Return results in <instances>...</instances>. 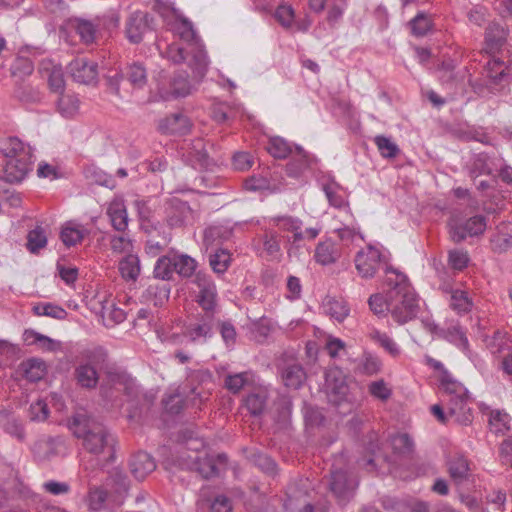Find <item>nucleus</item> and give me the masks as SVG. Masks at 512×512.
Masks as SVG:
<instances>
[{
  "label": "nucleus",
  "instance_id": "obj_4",
  "mask_svg": "<svg viewBox=\"0 0 512 512\" xmlns=\"http://www.w3.org/2000/svg\"><path fill=\"white\" fill-rule=\"evenodd\" d=\"M441 386L445 392L448 415L462 425L470 424L473 414L467 389L448 374L442 376Z\"/></svg>",
  "mask_w": 512,
  "mask_h": 512
},
{
  "label": "nucleus",
  "instance_id": "obj_49",
  "mask_svg": "<svg viewBox=\"0 0 512 512\" xmlns=\"http://www.w3.org/2000/svg\"><path fill=\"white\" fill-rule=\"evenodd\" d=\"M370 338L377 342L383 349H385L393 357L400 354V349L395 341L386 333L374 330L370 333Z\"/></svg>",
  "mask_w": 512,
  "mask_h": 512
},
{
  "label": "nucleus",
  "instance_id": "obj_17",
  "mask_svg": "<svg viewBox=\"0 0 512 512\" xmlns=\"http://www.w3.org/2000/svg\"><path fill=\"white\" fill-rule=\"evenodd\" d=\"M447 470L450 478L456 485L470 480L471 469L467 458L463 455H454L447 461Z\"/></svg>",
  "mask_w": 512,
  "mask_h": 512
},
{
  "label": "nucleus",
  "instance_id": "obj_36",
  "mask_svg": "<svg viewBox=\"0 0 512 512\" xmlns=\"http://www.w3.org/2000/svg\"><path fill=\"white\" fill-rule=\"evenodd\" d=\"M490 431L496 435H504L510 430V416L503 411L493 410L489 416Z\"/></svg>",
  "mask_w": 512,
  "mask_h": 512
},
{
  "label": "nucleus",
  "instance_id": "obj_7",
  "mask_svg": "<svg viewBox=\"0 0 512 512\" xmlns=\"http://www.w3.org/2000/svg\"><path fill=\"white\" fill-rule=\"evenodd\" d=\"M357 480L347 469L335 468L331 471L329 487L339 504L344 505L353 497Z\"/></svg>",
  "mask_w": 512,
  "mask_h": 512
},
{
  "label": "nucleus",
  "instance_id": "obj_24",
  "mask_svg": "<svg viewBox=\"0 0 512 512\" xmlns=\"http://www.w3.org/2000/svg\"><path fill=\"white\" fill-rule=\"evenodd\" d=\"M71 26L80 37L82 43L89 45L95 42L98 32V24L91 20L75 18L71 21Z\"/></svg>",
  "mask_w": 512,
  "mask_h": 512
},
{
  "label": "nucleus",
  "instance_id": "obj_51",
  "mask_svg": "<svg viewBox=\"0 0 512 512\" xmlns=\"http://www.w3.org/2000/svg\"><path fill=\"white\" fill-rule=\"evenodd\" d=\"M174 262L167 256L160 257L154 267V277L161 280H170L173 276Z\"/></svg>",
  "mask_w": 512,
  "mask_h": 512
},
{
  "label": "nucleus",
  "instance_id": "obj_58",
  "mask_svg": "<svg viewBox=\"0 0 512 512\" xmlns=\"http://www.w3.org/2000/svg\"><path fill=\"white\" fill-rule=\"evenodd\" d=\"M32 310L37 316H49L55 319H64L66 316V311L63 308L51 303L37 304L33 306Z\"/></svg>",
  "mask_w": 512,
  "mask_h": 512
},
{
  "label": "nucleus",
  "instance_id": "obj_50",
  "mask_svg": "<svg viewBox=\"0 0 512 512\" xmlns=\"http://www.w3.org/2000/svg\"><path fill=\"white\" fill-rule=\"evenodd\" d=\"M485 40L492 47L502 45L505 41L504 28L496 22H490L485 30Z\"/></svg>",
  "mask_w": 512,
  "mask_h": 512
},
{
  "label": "nucleus",
  "instance_id": "obj_61",
  "mask_svg": "<svg viewBox=\"0 0 512 512\" xmlns=\"http://www.w3.org/2000/svg\"><path fill=\"white\" fill-rule=\"evenodd\" d=\"M335 232L343 244L347 246L353 244L356 239L364 241V236L358 227L344 225L343 227L336 229Z\"/></svg>",
  "mask_w": 512,
  "mask_h": 512
},
{
  "label": "nucleus",
  "instance_id": "obj_28",
  "mask_svg": "<svg viewBox=\"0 0 512 512\" xmlns=\"http://www.w3.org/2000/svg\"><path fill=\"white\" fill-rule=\"evenodd\" d=\"M20 369L23 377L30 382L41 380L46 373L45 364L39 359H29L22 362Z\"/></svg>",
  "mask_w": 512,
  "mask_h": 512
},
{
  "label": "nucleus",
  "instance_id": "obj_32",
  "mask_svg": "<svg viewBox=\"0 0 512 512\" xmlns=\"http://www.w3.org/2000/svg\"><path fill=\"white\" fill-rule=\"evenodd\" d=\"M322 189L330 203L336 208H342L347 205L346 198L342 187L335 181L331 180L323 184Z\"/></svg>",
  "mask_w": 512,
  "mask_h": 512
},
{
  "label": "nucleus",
  "instance_id": "obj_57",
  "mask_svg": "<svg viewBox=\"0 0 512 512\" xmlns=\"http://www.w3.org/2000/svg\"><path fill=\"white\" fill-rule=\"evenodd\" d=\"M391 443L393 451L400 455H409L414 448V443L408 434L394 436Z\"/></svg>",
  "mask_w": 512,
  "mask_h": 512
},
{
  "label": "nucleus",
  "instance_id": "obj_42",
  "mask_svg": "<svg viewBox=\"0 0 512 512\" xmlns=\"http://www.w3.org/2000/svg\"><path fill=\"white\" fill-rule=\"evenodd\" d=\"M267 150L270 155L278 159H284L294 152L290 144L280 137L271 138Z\"/></svg>",
  "mask_w": 512,
  "mask_h": 512
},
{
  "label": "nucleus",
  "instance_id": "obj_23",
  "mask_svg": "<svg viewBox=\"0 0 512 512\" xmlns=\"http://www.w3.org/2000/svg\"><path fill=\"white\" fill-rule=\"evenodd\" d=\"M159 129L167 134L184 135L190 129V122L183 114L175 113L163 119Z\"/></svg>",
  "mask_w": 512,
  "mask_h": 512
},
{
  "label": "nucleus",
  "instance_id": "obj_26",
  "mask_svg": "<svg viewBox=\"0 0 512 512\" xmlns=\"http://www.w3.org/2000/svg\"><path fill=\"white\" fill-rule=\"evenodd\" d=\"M271 222L280 230L292 232L294 243L300 242L304 239V234L301 232L302 222L300 219L289 215H283L271 218Z\"/></svg>",
  "mask_w": 512,
  "mask_h": 512
},
{
  "label": "nucleus",
  "instance_id": "obj_22",
  "mask_svg": "<svg viewBox=\"0 0 512 512\" xmlns=\"http://www.w3.org/2000/svg\"><path fill=\"white\" fill-rule=\"evenodd\" d=\"M0 154L3 160L31 155L29 148L17 137L0 138Z\"/></svg>",
  "mask_w": 512,
  "mask_h": 512
},
{
  "label": "nucleus",
  "instance_id": "obj_5",
  "mask_svg": "<svg viewBox=\"0 0 512 512\" xmlns=\"http://www.w3.org/2000/svg\"><path fill=\"white\" fill-rule=\"evenodd\" d=\"M108 354L102 347L88 350L84 353V362L75 367L76 383L85 389H94L99 381L98 369L105 367Z\"/></svg>",
  "mask_w": 512,
  "mask_h": 512
},
{
  "label": "nucleus",
  "instance_id": "obj_18",
  "mask_svg": "<svg viewBox=\"0 0 512 512\" xmlns=\"http://www.w3.org/2000/svg\"><path fill=\"white\" fill-rule=\"evenodd\" d=\"M130 471L137 480H143L156 469V463L151 455L146 452L134 454L130 460Z\"/></svg>",
  "mask_w": 512,
  "mask_h": 512
},
{
  "label": "nucleus",
  "instance_id": "obj_45",
  "mask_svg": "<svg viewBox=\"0 0 512 512\" xmlns=\"http://www.w3.org/2000/svg\"><path fill=\"white\" fill-rule=\"evenodd\" d=\"M487 76L491 79L492 83L498 84L506 79L509 74L507 67L500 59H492L486 66Z\"/></svg>",
  "mask_w": 512,
  "mask_h": 512
},
{
  "label": "nucleus",
  "instance_id": "obj_33",
  "mask_svg": "<svg viewBox=\"0 0 512 512\" xmlns=\"http://www.w3.org/2000/svg\"><path fill=\"white\" fill-rule=\"evenodd\" d=\"M305 379V372L301 365H288L282 372V380L286 387L297 389Z\"/></svg>",
  "mask_w": 512,
  "mask_h": 512
},
{
  "label": "nucleus",
  "instance_id": "obj_64",
  "mask_svg": "<svg viewBox=\"0 0 512 512\" xmlns=\"http://www.w3.org/2000/svg\"><path fill=\"white\" fill-rule=\"evenodd\" d=\"M110 247L114 253L132 254L133 244L131 239L125 236H113L110 239Z\"/></svg>",
  "mask_w": 512,
  "mask_h": 512
},
{
  "label": "nucleus",
  "instance_id": "obj_11",
  "mask_svg": "<svg viewBox=\"0 0 512 512\" xmlns=\"http://www.w3.org/2000/svg\"><path fill=\"white\" fill-rule=\"evenodd\" d=\"M167 224L174 227H182L194 219V212L187 202L173 197L166 203L165 208Z\"/></svg>",
  "mask_w": 512,
  "mask_h": 512
},
{
  "label": "nucleus",
  "instance_id": "obj_46",
  "mask_svg": "<svg viewBox=\"0 0 512 512\" xmlns=\"http://www.w3.org/2000/svg\"><path fill=\"white\" fill-rule=\"evenodd\" d=\"M101 316L106 325H114L123 322L126 318L125 312L116 307L113 303H106L101 308Z\"/></svg>",
  "mask_w": 512,
  "mask_h": 512
},
{
  "label": "nucleus",
  "instance_id": "obj_13",
  "mask_svg": "<svg viewBox=\"0 0 512 512\" xmlns=\"http://www.w3.org/2000/svg\"><path fill=\"white\" fill-rule=\"evenodd\" d=\"M152 18L146 12L136 11L126 23V35L130 42L139 43L146 32L151 29Z\"/></svg>",
  "mask_w": 512,
  "mask_h": 512
},
{
  "label": "nucleus",
  "instance_id": "obj_38",
  "mask_svg": "<svg viewBox=\"0 0 512 512\" xmlns=\"http://www.w3.org/2000/svg\"><path fill=\"white\" fill-rule=\"evenodd\" d=\"M212 321L213 319H207L206 314H204L200 323L187 327L186 335L189 336L190 340L193 342L197 341L199 338L211 337Z\"/></svg>",
  "mask_w": 512,
  "mask_h": 512
},
{
  "label": "nucleus",
  "instance_id": "obj_14",
  "mask_svg": "<svg viewBox=\"0 0 512 512\" xmlns=\"http://www.w3.org/2000/svg\"><path fill=\"white\" fill-rule=\"evenodd\" d=\"M183 460L185 461L183 465L187 469L196 471L205 479L218 475L215 458L207 453H195L194 456L183 457Z\"/></svg>",
  "mask_w": 512,
  "mask_h": 512
},
{
  "label": "nucleus",
  "instance_id": "obj_2",
  "mask_svg": "<svg viewBox=\"0 0 512 512\" xmlns=\"http://www.w3.org/2000/svg\"><path fill=\"white\" fill-rule=\"evenodd\" d=\"M73 435L83 440V447L91 454L99 455L106 450L113 451L115 439L106 427L87 413L73 415L69 422Z\"/></svg>",
  "mask_w": 512,
  "mask_h": 512
},
{
  "label": "nucleus",
  "instance_id": "obj_41",
  "mask_svg": "<svg viewBox=\"0 0 512 512\" xmlns=\"http://www.w3.org/2000/svg\"><path fill=\"white\" fill-rule=\"evenodd\" d=\"M168 297L169 288L167 285L151 284L144 293V298L147 301L153 302L154 306H161L164 301L168 300Z\"/></svg>",
  "mask_w": 512,
  "mask_h": 512
},
{
  "label": "nucleus",
  "instance_id": "obj_30",
  "mask_svg": "<svg viewBox=\"0 0 512 512\" xmlns=\"http://www.w3.org/2000/svg\"><path fill=\"white\" fill-rule=\"evenodd\" d=\"M119 272L125 280L135 281L140 274V260L135 254H127L119 262Z\"/></svg>",
  "mask_w": 512,
  "mask_h": 512
},
{
  "label": "nucleus",
  "instance_id": "obj_15",
  "mask_svg": "<svg viewBox=\"0 0 512 512\" xmlns=\"http://www.w3.org/2000/svg\"><path fill=\"white\" fill-rule=\"evenodd\" d=\"M63 445L60 437H42L33 444L32 452L38 461H46L58 455Z\"/></svg>",
  "mask_w": 512,
  "mask_h": 512
},
{
  "label": "nucleus",
  "instance_id": "obj_40",
  "mask_svg": "<svg viewBox=\"0 0 512 512\" xmlns=\"http://www.w3.org/2000/svg\"><path fill=\"white\" fill-rule=\"evenodd\" d=\"M325 384L327 389L333 394H345L346 385L342 372L338 369L330 370L325 373Z\"/></svg>",
  "mask_w": 512,
  "mask_h": 512
},
{
  "label": "nucleus",
  "instance_id": "obj_6",
  "mask_svg": "<svg viewBox=\"0 0 512 512\" xmlns=\"http://www.w3.org/2000/svg\"><path fill=\"white\" fill-rule=\"evenodd\" d=\"M194 282L198 288L196 302L206 314V318L213 319L218 307V294L214 281L210 276L198 273Z\"/></svg>",
  "mask_w": 512,
  "mask_h": 512
},
{
  "label": "nucleus",
  "instance_id": "obj_44",
  "mask_svg": "<svg viewBox=\"0 0 512 512\" xmlns=\"http://www.w3.org/2000/svg\"><path fill=\"white\" fill-rule=\"evenodd\" d=\"M374 143L380 155L384 158H395L400 153V149L397 144L386 136H376L374 138Z\"/></svg>",
  "mask_w": 512,
  "mask_h": 512
},
{
  "label": "nucleus",
  "instance_id": "obj_54",
  "mask_svg": "<svg viewBox=\"0 0 512 512\" xmlns=\"http://www.w3.org/2000/svg\"><path fill=\"white\" fill-rule=\"evenodd\" d=\"M274 17L284 29H290L294 22L295 11L292 6L281 4L276 8Z\"/></svg>",
  "mask_w": 512,
  "mask_h": 512
},
{
  "label": "nucleus",
  "instance_id": "obj_56",
  "mask_svg": "<svg viewBox=\"0 0 512 512\" xmlns=\"http://www.w3.org/2000/svg\"><path fill=\"white\" fill-rule=\"evenodd\" d=\"M251 374L249 372H241L228 375L225 378V387L232 393H238L250 381Z\"/></svg>",
  "mask_w": 512,
  "mask_h": 512
},
{
  "label": "nucleus",
  "instance_id": "obj_31",
  "mask_svg": "<svg viewBox=\"0 0 512 512\" xmlns=\"http://www.w3.org/2000/svg\"><path fill=\"white\" fill-rule=\"evenodd\" d=\"M87 233L88 231L82 226L69 222L62 228L60 238L66 246L70 247L80 243Z\"/></svg>",
  "mask_w": 512,
  "mask_h": 512
},
{
  "label": "nucleus",
  "instance_id": "obj_53",
  "mask_svg": "<svg viewBox=\"0 0 512 512\" xmlns=\"http://www.w3.org/2000/svg\"><path fill=\"white\" fill-rule=\"evenodd\" d=\"M173 262L175 271L183 277H190L196 269V261L188 255L175 257Z\"/></svg>",
  "mask_w": 512,
  "mask_h": 512
},
{
  "label": "nucleus",
  "instance_id": "obj_8",
  "mask_svg": "<svg viewBox=\"0 0 512 512\" xmlns=\"http://www.w3.org/2000/svg\"><path fill=\"white\" fill-rule=\"evenodd\" d=\"M354 263L360 277L371 279L382 265V253L378 248L368 245L356 253Z\"/></svg>",
  "mask_w": 512,
  "mask_h": 512
},
{
  "label": "nucleus",
  "instance_id": "obj_37",
  "mask_svg": "<svg viewBox=\"0 0 512 512\" xmlns=\"http://www.w3.org/2000/svg\"><path fill=\"white\" fill-rule=\"evenodd\" d=\"M189 158L201 168H209L212 163L202 139H197L193 142L192 148L189 151Z\"/></svg>",
  "mask_w": 512,
  "mask_h": 512
},
{
  "label": "nucleus",
  "instance_id": "obj_27",
  "mask_svg": "<svg viewBox=\"0 0 512 512\" xmlns=\"http://www.w3.org/2000/svg\"><path fill=\"white\" fill-rule=\"evenodd\" d=\"M310 166L309 155L300 147L291 154V160L286 165L288 176L297 178Z\"/></svg>",
  "mask_w": 512,
  "mask_h": 512
},
{
  "label": "nucleus",
  "instance_id": "obj_16",
  "mask_svg": "<svg viewBox=\"0 0 512 512\" xmlns=\"http://www.w3.org/2000/svg\"><path fill=\"white\" fill-rule=\"evenodd\" d=\"M39 72L42 78L47 79L48 86L52 92L62 94L65 87V81L61 66L55 65L51 61H43L40 64Z\"/></svg>",
  "mask_w": 512,
  "mask_h": 512
},
{
  "label": "nucleus",
  "instance_id": "obj_47",
  "mask_svg": "<svg viewBox=\"0 0 512 512\" xmlns=\"http://www.w3.org/2000/svg\"><path fill=\"white\" fill-rule=\"evenodd\" d=\"M47 244V237L42 227L37 226L27 235V248L30 252L36 253Z\"/></svg>",
  "mask_w": 512,
  "mask_h": 512
},
{
  "label": "nucleus",
  "instance_id": "obj_29",
  "mask_svg": "<svg viewBox=\"0 0 512 512\" xmlns=\"http://www.w3.org/2000/svg\"><path fill=\"white\" fill-rule=\"evenodd\" d=\"M473 301L467 291L454 289L450 294V307L459 315L470 312L473 308Z\"/></svg>",
  "mask_w": 512,
  "mask_h": 512
},
{
  "label": "nucleus",
  "instance_id": "obj_21",
  "mask_svg": "<svg viewBox=\"0 0 512 512\" xmlns=\"http://www.w3.org/2000/svg\"><path fill=\"white\" fill-rule=\"evenodd\" d=\"M341 257L338 245L331 239H326L317 244L314 253V259L321 265H330L335 263Z\"/></svg>",
  "mask_w": 512,
  "mask_h": 512
},
{
  "label": "nucleus",
  "instance_id": "obj_63",
  "mask_svg": "<svg viewBox=\"0 0 512 512\" xmlns=\"http://www.w3.org/2000/svg\"><path fill=\"white\" fill-rule=\"evenodd\" d=\"M346 6V0H331L327 13V21L331 26H335L342 18Z\"/></svg>",
  "mask_w": 512,
  "mask_h": 512
},
{
  "label": "nucleus",
  "instance_id": "obj_62",
  "mask_svg": "<svg viewBox=\"0 0 512 512\" xmlns=\"http://www.w3.org/2000/svg\"><path fill=\"white\" fill-rule=\"evenodd\" d=\"M489 10L482 5L473 6L467 13L469 23L482 27L488 20Z\"/></svg>",
  "mask_w": 512,
  "mask_h": 512
},
{
  "label": "nucleus",
  "instance_id": "obj_52",
  "mask_svg": "<svg viewBox=\"0 0 512 512\" xmlns=\"http://www.w3.org/2000/svg\"><path fill=\"white\" fill-rule=\"evenodd\" d=\"M411 32L417 37H422L430 31L432 20L425 13H418L410 22Z\"/></svg>",
  "mask_w": 512,
  "mask_h": 512
},
{
  "label": "nucleus",
  "instance_id": "obj_60",
  "mask_svg": "<svg viewBox=\"0 0 512 512\" xmlns=\"http://www.w3.org/2000/svg\"><path fill=\"white\" fill-rule=\"evenodd\" d=\"M487 347L493 354H501L509 349V338L505 333L496 331L493 336L487 340Z\"/></svg>",
  "mask_w": 512,
  "mask_h": 512
},
{
  "label": "nucleus",
  "instance_id": "obj_20",
  "mask_svg": "<svg viewBox=\"0 0 512 512\" xmlns=\"http://www.w3.org/2000/svg\"><path fill=\"white\" fill-rule=\"evenodd\" d=\"M107 215L115 230L124 232L127 229L129 219L126 205L122 199H114L110 202Z\"/></svg>",
  "mask_w": 512,
  "mask_h": 512
},
{
  "label": "nucleus",
  "instance_id": "obj_19",
  "mask_svg": "<svg viewBox=\"0 0 512 512\" xmlns=\"http://www.w3.org/2000/svg\"><path fill=\"white\" fill-rule=\"evenodd\" d=\"M491 249L496 253L506 252L512 247V223L502 222L490 239Z\"/></svg>",
  "mask_w": 512,
  "mask_h": 512
},
{
  "label": "nucleus",
  "instance_id": "obj_35",
  "mask_svg": "<svg viewBox=\"0 0 512 512\" xmlns=\"http://www.w3.org/2000/svg\"><path fill=\"white\" fill-rule=\"evenodd\" d=\"M244 403L252 416H260L266 409L267 393L265 391L250 393L245 398Z\"/></svg>",
  "mask_w": 512,
  "mask_h": 512
},
{
  "label": "nucleus",
  "instance_id": "obj_1",
  "mask_svg": "<svg viewBox=\"0 0 512 512\" xmlns=\"http://www.w3.org/2000/svg\"><path fill=\"white\" fill-rule=\"evenodd\" d=\"M386 273L388 311L397 324H406L418 314V297L406 275L394 269H388Z\"/></svg>",
  "mask_w": 512,
  "mask_h": 512
},
{
  "label": "nucleus",
  "instance_id": "obj_3",
  "mask_svg": "<svg viewBox=\"0 0 512 512\" xmlns=\"http://www.w3.org/2000/svg\"><path fill=\"white\" fill-rule=\"evenodd\" d=\"M170 27L190 47L192 60H189V67L192 69L195 77L202 78L207 71L208 58L192 22L179 13L174 17V21L170 23Z\"/></svg>",
  "mask_w": 512,
  "mask_h": 512
},
{
  "label": "nucleus",
  "instance_id": "obj_55",
  "mask_svg": "<svg viewBox=\"0 0 512 512\" xmlns=\"http://www.w3.org/2000/svg\"><path fill=\"white\" fill-rule=\"evenodd\" d=\"M107 500L106 490L100 487H91L87 495L88 506L93 511H99L104 507Z\"/></svg>",
  "mask_w": 512,
  "mask_h": 512
},
{
  "label": "nucleus",
  "instance_id": "obj_43",
  "mask_svg": "<svg viewBox=\"0 0 512 512\" xmlns=\"http://www.w3.org/2000/svg\"><path fill=\"white\" fill-rule=\"evenodd\" d=\"M231 261V255L227 250L218 249L209 257V264L213 271L218 274L224 273Z\"/></svg>",
  "mask_w": 512,
  "mask_h": 512
},
{
  "label": "nucleus",
  "instance_id": "obj_39",
  "mask_svg": "<svg viewBox=\"0 0 512 512\" xmlns=\"http://www.w3.org/2000/svg\"><path fill=\"white\" fill-rule=\"evenodd\" d=\"M324 309L327 315L338 322H342L349 315V307L344 300L329 299L324 304Z\"/></svg>",
  "mask_w": 512,
  "mask_h": 512
},
{
  "label": "nucleus",
  "instance_id": "obj_12",
  "mask_svg": "<svg viewBox=\"0 0 512 512\" xmlns=\"http://www.w3.org/2000/svg\"><path fill=\"white\" fill-rule=\"evenodd\" d=\"M69 72L74 81L81 84H94L97 82L98 65L86 58H76L69 64Z\"/></svg>",
  "mask_w": 512,
  "mask_h": 512
},
{
  "label": "nucleus",
  "instance_id": "obj_48",
  "mask_svg": "<svg viewBox=\"0 0 512 512\" xmlns=\"http://www.w3.org/2000/svg\"><path fill=\"white\" fill-rule=\"evenodd\" d=\"M166 57L175 64L187 62L192 60V54L190 53V47H181L178 44H171L165 51Z\"/></svg>",
  "mask_w": 512,
  "mask_h": 512
},
{
  "label": "nucleus",
  "instance_id": "obj_25",
  "mask_svg": "<svg viewBox=\"0 0 512 512\" xmlns=\"http://www.w3.org/2000/svg\"><path fill=\"white\" fill-rule=\"evenodd\" d=\"M170 85V90L160 88V95L165 100L171 97H185L191 93V85L189 83L187 75L181 73L176 74L172 78Z\"/></svg>",
  "mask_w": 512,
  "mask_h": 512
},
{
  "label": "nucleus",
  "instance_id": "obj_9",
  "mask_svg": "<svg viewBox=\"0 0 512 512\" xmlns=\"http://www.w3.org/2000/svg\"><path fill=\"white\" fill-rule=\"evenodd\" d=\"M486 229V219L484 216L476 215L464 223H458L455 220L449 222V233L452 240L456 243H460L465 240L468 236L481 235Z\"/></svg>",
  "mask_w": 512,
  "mask_h": 512
},
{
  "label": "nucleus",
  "instance_id": "obj_59",
  "mask_svg": "<svg viewBox=\"0 0 512 512\" xmlns=\"http://www.w3.org/2000/svg\"><path fill=\"white\" fill-rule=\"evenodd\" d=\"M59 112L65 117H71L79 108V101L72 95H61L57 102Z\"/></svg>",
  "mask_w": 512,
  "mask_h": 512
},
{
  "label": "nucleus",
  "instance_id": "obj_10",
  "mask_svg": "<svg viewBox=\"0 0 512 512\" xmlns=\"http://www.w3.org/2000/svg\"><path fill=\"white\" fill-rule=\"evenodd\" d=\"M31 170V155L2 160L0 179L9 183L22 181Z\"/></svg>",
  "mask_w": 512,
  "mask_h": 512
},
{
  "label": "nucleus",
  "instance_id": "obj_34",
  "mask_svg": "<svg viewBox=\"0 0 512 512\" xmlns=\"http://www.w3.org/2000/svg\"><path fill=\"white\" fill-rule=\"evenodd\" d=\"M126 78L135 88H143L147 83V70L140 62H133L126 68Z\"/></svg>",
  "mask_w": 512,
  "mask_h": 512
}]
</instances>
